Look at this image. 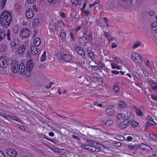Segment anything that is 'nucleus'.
<instances>
[{
	"label": "nucleus",
	"instance_id": "1",
	"mask_svg": "<svg viewBox=\"0 0 157 157\" xmlns=\"http://www.w3.org/2000/svg\"><path fill=\"white\" fill-rule=\"evenodd\" d=\"M12 21V16L9 11L5 10L1 13L0 16V23L2 26L5 28H8Z\"/></svg>",
	"mask_w": 157,
	"mask_h": 157
},
{
	"label": "nucleus",
	"instance_id": "2",
	"mask_svg": "<svg viewBox=\"0 0 157 157\" xmlns=\"http://www.w3.org/2000/svg\"><path fill=\"white\" fill-rule=\"evenodd\" d=\"M83 35L86 38V40L88 41L87 42H90L91 40H93L92 33L89 30H86L83 33Z\"/></svg>",
	"mask_w": 157,
	"mask_h": 157
},
{
	"label": "nucleus",
	"instance_id": "3",
	"mask_svg": "<svg viewBox=\"0 0 157 157\" xmlns=\"http://www.w3.org/2000/svg\"><path fill=\"white\" fill-rule=\"evenodd\" d=\"M10 45L11 48L16 49L18 48L19 45V42L17 39H14L12 40Z\"/></svg>",
	"mask_w": 157,
	"mask_h": 157
},
{
	"label": "nucleus",
	"instance_id": "4",
	"mask_svg": "<svg viewBox=\"0 0 157 157\" xmlns=\"http://www.w3.org/2000/svg\"><path fill=\"white\" fill-rule=\"evenodd\" d=\"M132 58L136 63H138L139 60H140L141 62L143 61L142 57L137 53H133L132 54Z\"/></svg>",
	"mask_w": 157,
	"mask_h": 157
},
{
	"label": "nucleus",
	"instance_id": "5",
	"mask_svg": "<svg viewBox=\"0 0 157 157\" xmlns=\"http://www.w3.org/2000/svg\"><path fill=\"white\" fill-rule=\"evenodd\" d=\"M75 49L80 56L84 58L86 57L85 52L83 48L80 47H76Z\"/></svg>",
	"mask_w": 157,
	"mask_h": 157
},
{
	"label": "nucleus",
	"instance_id": "6",
	"mask_svg": "<svg viewBox=\"0 0 157 157\" xmlns=\"http://www.w3.org/2000/svg\"><path fill=\"white\" fill-rule=\"evenodd\" d=\"M6 152L7 154L12 157H15L17 155V152L14 149L8 148L6 149Z\"/></svg>",
	"mask_w": 157,
	"mask_h": 157
},
{
	"label": "nucleus",
	"instance_id": "7",
	"mask_svg": "<svg viewBox=\"0 0 157 157\" xmlns=\"http://www.w3.org/2000/svg\"><path fill=\"white\" fill-rule=\"evenodd\" d=\"M11 70L12 72L15 74L19 72L18 63L16 61H14V63L11 65Z\"/></svg>",
	"mask_w": 157,
	"mask_h": 157
},
{
	"label": "nucleus",
	"instance_id": "8",
	"mask_svg": "<svg viewBox=\"0 0 157 157\" xmlns=\"http://www.w3.org/2000/svg\"><path fill=\"white\" fill-rule=\"evenodd\" d=\"M22 37L24 38H26L28 37L30 35V31L28 29H22L21 31Z\"/></svg>",
	"mask_w": 157,
	"mask_h": 157
},
{
	"label": "nucleus",
	"instance_id": "9",
	"mask_svg": "<svg viewBox=\"0 0 157 157\" xmlns=\"http://www.w3.org/2000/svg\"><path fill=\"white\" fill-rule=\"evenodd\" d=\"M34 66V63L32 59H30L28 60L26 63V69L28 71L29 70H32L33 67Z\"/></svg>",
	"mask_w": 157,
	"mask_h": 157
},
{
	"label": "nucleus",
	"instance_id": "10",
	"mask_svg": "<svg viewBox=\"0 0 157 157\" xmlns=\"http://www.w3.org/2000/svg\"><path fill=\"white\" fill-rule=\"evenodd\" d=\"M56 152L58 154L60 155H65L69 153L68 151L63 149H58L56 151Z\"/></svg>",
	"mask_w": 157,
	"mask_h": 157
},
{
	"label": "nucleus",
	"instance_id": "11",
	"mask_svg": "<svg viewBox=\"0 0 157 157\" xmlns=\"http://www.w3.org/2000/svg\"><path fill=\"white\" fill-rule=\"evenodd\" d=\"M31 70L28 71L26 69H25L22 71L19 70V73H20L21 75H25L26 77H29L31 75L30 71Z\"/></svg>",
	"mask_w": 157,
	"mask_h": 157
},
{
	"label": "nucleus",
	"instance_id": "12",
	"mask_svg": "<svg viewBox=\"0 0 157 157\" xmlns=\"http://www.w3.org/2000/svg\"><path fill=\"white\" fill-rule=\"evenodd\" d=\"M25 14L27 17L29 19L33 17L34 13L32 9H28L25 12Z\"/></svg>",
	"mask_w": 157,
	"mask_h": 157
},
{
	"label": "nucleus",
	"instance_id": "13",
	"mask_svg": "<svg viewBox=\"0 0 157 157\" xmlns=\"http://www.w3.org/2000/svg\"><path fill=\"white\" fill-rule=\"evenodd\" d=\"M72 59V57L69 55L64 54L62 57V60H64L66 62H69Z\"/></svg>",
	"mask_w": 157,
	"mask_h": 157
},
{
	"label": "nucleus",
	"instance_id": "14",
	"mask_svg": "<svg viewBox=\"0 0 157 157\" xmlns=\"http://www.w3.org/2000/svg\"><path fill=\"white\" fill-rule=\"evenodd\" d=\"M18 48V49L17 50V52L18 54L20 55L23 54L26 49L25 46L22 44Z\"/></svg>",
	"mask_w": 157,
	"mask_h": 157
},
{
	"label": "nucleus",
	"instance_id": "15",
	"mask_svg": "<svg viewBox=\"0 0 157 157\" xmlns=\"http://www.w3.org/2000/svg\"><path fill=\"white\" fill-rule=\"evenodd\" d=\"M6 57H2L0 58V66L2 68H4L6 67V60L5 59Z\"/></svg>",
	"mask_w": 157,
	"mask_h": 157
},
{
	"label": "nucleus",
	"instance_id": "16",
	"mask_svg": "<svg viewBox=\"0 0 157 157\" xmlns=\"http://www.w3.org/2000/svg\"><path fill=\"white\" fill-rule=\"evenodd\" d=\"M126 120H124L120 124V128L121 129H123L126 128L128 125L130 124L129 122H127V123H125V122L127 121Z\"/></svg>",
	"mask_w": 157,
	"mask_h": 157
},
{
	"label": "nucleus",
	"instance_id": "17",
	"mask_svg": "<svg viewBox=\"0 0 157 157\" xmlns=\"http://www.w3.org/2000/svg\"><path fill=\"white\" fill-rule=\"evenodd\" d=\"M118 106V108L121 109L127 106V104L123 101H119Z\"/></svg>",
	"mask_w": 157,
	"mask_h": 157
},
{
	"label": "nucleus",
	"instance_id": "18",
	"mask_svg": "<svg viewBox=\"0 0 157 157\" xmlns=\"http://www.w3.org/2000/svg\"><path fill=\"white\" fill-rule=\"evenodd\" d=\"M86 40V38L84 37V36L78 38V41L80 45H82L84 44L85 45H86L87 42H85Z\"/></svg>",
	"mask_w": 157,
	"mask_h": 157
},
{
	"label": "nucleus",
	"instance_id": "19",
	"mask_svg": "<svg viewBox=\"0 0 157 157\" xmlns=\"http://www.w3.org/2000/svg\"><path fill=\"white\" fill-rule=\"evenodd\" d=\"M133 108L135 110L136 114L139 116H143L144 115L143 112L139 109L137 108L136 106H134Z\"/></svg>",
	"mask_w": 157,
	"mask_h": 157
},
{
	"label": "nucleus",
	"instance_id": "20",
	"mask_svg": "<svg viewBox=\"0 0 157 157\" xmlns=\"http://www.w3.org/2000/svg\"><path fill=\"white\" fill-rule=\"evenodd\" d=\"M6 36V33L5 31L0 28V41L4 38Z\"/></svg>",
	"mask_w": 157,
	"mask_h": 157
},
{
	"label": "nucleus",
	"instance_id": "21",
	"mask_svg": "<svg viewBox=\"0 0 157 157\" xmlns=\"http://www.w3.org/2000/svg\"><path fill=\"white\" fill-rule=\"evenodd\" d=\"M41 41L39 37H36L34 40V44L35 46H38L40 44Z\"/></svg>",
	"mask_w": 157,
	"mask_h": 157
},
{
	"label": "nucleus",
	"instance_id": "22",
	"mask_svg": "<svg viewBox=\"0 0 157 157\" xmlns=\"http://www.w3.org/2000/svg\"><path fill=\"white\" fill-rule=\"evenodd\" d=\"M39 23V20L37 18H35L33 21V28H35L37 27Z\"/></svg>",
	"mask_w": 157,
	"mask_h": 157
},
{
	"label": "nucleus",
	"instance_id": "23",
	"mask_svg": "<svg viewBox=\"0 0 157 157\" xmlns=\"http://www.w3.org/2000/svg\"><path fill=\"white\" fill-rule=\"evenodd\" d=\"M6 66H11L14 63L11 58L6 59Z\"/></svg>",
	"mask_w": 157,
	"mask_h": 157
},
{
	"label": "nucleus",
	"instance_id": "24",
	"mask_svg": "<svg viewBox=\"0 0 157 157\" xmlns=\"http://www.w3.org/2000/svg\"><path fill=\"white\" fill-rule=\"evenodd\" d=\"M86 52L87 54L89 57L92 59L94 58V53L91 50H88L86 51Z\"/></svg>",
	"mask_w": 157,
	"mask_h": 157
},
{
	"label": "nucleus",
	"instance_id": "25",
	"mask_svg": "<svg viewBox=\"0 0 157 157\" xmlns=\"http://www.w3.org/2000/svg\"><path fill=\"white\" fill-rule=\"evenodd\" d=\"M32 48H31L30 49L31 50V53L33 55L36 54L38 53L39 51L37 48L33 47V49H32Z\"/></svg>",
	"mask_w": 157,
	"mask_h": 157
},
{
	"label": "nucleus",
	"instance_id": "26",
	"mask_svg": "<svg viewBox=\"0 0 157 157\" xmlns=\"http://www.w3.org/2000/svg\"><path fill=\"white\" fill-rule=\"evenodd\" d=\"M46 52L45 51H44L41 57H40V61L41 62H44L46 59Z\"/></svg>",
	"mask_w": 157,
	"mask_h": 157
},
{
	"label": "nucleus",
	"instance_id": "27",
	"mask_svg": "<svg viewBox=\"0 0 157 157\" xmlns=\"http://www.w3.org/2000/svg\"><path fill=\"white\" fill-rule=\"evenodd\" d=\"M115 114L114 109L109 108V116H113Z\"/></svg>",
	"mask_w": 157,
	"mask_h": 157
},
{
	"label": "nucleus",
	"instance_id": "28",
	"mask_svg": "<svg viewBox=\"0 0 157 157\" xmlns=\"http://www.w3.org/2000/svg\"><path fill=\"white\" fill-rule=\"evenodd\" d=\"M11 120L13 119V120L16 121H17L18 122L20 123H22V122H23L22 121L18 118L16 117L12 116L11 117Z\"/></svg>",
	"mask_w": 157,
	"mask_h": 157
},
{
	"label": "nucleus",
	"instance_id": "29",
	"mask_svg": "<svg viewBox=\"0 0 157 157\" xmlns=\"http://www.w3.org/2000/svg\"><path fill=\"white\" fill-rule=\"evenodd\" d=\"M139 146L140 148L142 149L143 151H144L147 147V144L142 143L140 144Z\"/></svg>",
	"mask_w": 157,
	"mask_h": 157
},
{
	"label": "nucleus",
	"instance_id": "30",
	"mask_svg": "<svg viewBox=\"0 0 157 157\" xmlns=\"http://www.w3.org/2000/svg\"><path fill=\"white\" fill-rule=\"evenodd\" d=\"M128 148L129 150H132L134 149H137L138 147L137 145H134L133 146H130L128 145Z\"/></svg>",
	"mask_w": 157,
	"mask_h": 157
},
{
	"label": "nucleus",
	"instance_id": "31",
	"mask_svg": "<svg viewBox=\"0 0 157 157\" xmlns=\"http://www.w3.org/2000/svg\"><path fill=\"white\" fill-rule=\"evenodd\" d=\"M60 36L61 39L63 41L66 39V34L63 32H61L60 35Z\"/></svg>",
	"mask_w": 157,
	"mask_h": 157
},
{
	"label": "nucleus",
	"instance_id": "32",
	"mask_svg": "<svg viewBox=\"0 0 157 157\" xmlns=\"http://www.w3.org/2000/svg\"><path fill=\"white\" fill-rule=\"evenodd\" d=\"M131 123V126L133 128L137 127L139 125L138 123L133 121H132Z\"/></svg>",
	"mask_w": 157,
	"mask_h": 157
},
{
	"label": "nucleus",
	"instance_id": "33",
	"mask_svg": "<svg viewBox=\"0 0 157 157\" xmlns=\"http://www.w3.org/2000/svg\"><path fill=\"white\" fill-rule=\"evenodd\" d=\"M125 115L123 113H120L117 116V118L118 119L120 120H122L124 119L125 117Z\"/></svg>",
	"mask_w": 157,
	"mask_h": 157
},
{
	"label": "nucleus",
	"instance_id": "34",
	"mask_svg": "<svg viewBox=\"0 0 157 157\" xmlns=\"http://www.w3.org/2000/svg\"><path fill=\"white\" fill-rule=\"evenodd\" d=\"M155 122L153 121V122H150L147 121L145 124L146 128H147L151 125H154L155 124Z\"/></svg>",
	"mask_w": 157,
	"mask_h": 157
},
{
	"label": "nucleus",
	"instance_id": "35",
	"mask_svg": "<svg viewBox=\"0 0 157 157\" xmlns=\"http://www.w3.org/2000/svg\"><path fill=\"white\" fill-rule=\"evenodd\" d=\"M149 136L151 139L157 140V135L150 134Z\"/></svg>",
	"mask_w": 157,
	"mask_h": 157
},
{
	"label": "nucleus",
	"instance_id": "36",
	"mask_svg": "<svg viewBox=\"0 0 157 157\" xmlns=\"http://www.w3.org/2000/svg\"><path fill=\"white\" fill-rule=\"evenodd\" d=\"M19 27L16 26L14 27L12 29V31L13 33L16 34L18 33V31Z\"/></svg>",
	"mask_w": 157,
	"mask_h": 157
},
{
	"label": "nucleus",
	"instance_id": "37",
	"mask_svg": "<svg viewBox=\"0 0 157 157\" xmlns=\"http://www.w3.org/2000/svg\"><path fill=\"white\" fill-rule=\"evenodd\" d=\"M134 119V117L133 116H131V115H130L129 117H128V119H126V120L127 121L129 122H130V124H131L132 121V120H133Z\"/></svg>",
	"mask_w": 157,
	"mask_h": 157
},
{
	"label": "nucleus",
	"instance_id": "38",
	"mask_svg": "<svg viewBox=\"0 0 157 157\" xmlns=\"http://www.w3.org/2000/svg\"><path fill=\"white\" fill-rule=\"evenodd\" d=\"M152 87L153 90L157 91V83H153Z\"/></svg>",
	"mask_w": 157,
	"mask_h": 157
},
{
	"label": "nucleus",
	"instance_id": "39",
	"mask_svg": "<svg viewBox=\"0 0 157 157\" xmlns=\"http://www.w3.org/2000/svg\"><path fill=\"white\" fill-rule=\"evenodd\" d=\"M90 146L86 144H84L82 145V147L84 149L89 151L90 147Z\"/></svg>",
	"mask_w": 157,
	"mask_h": 157
},
{
	"label": "nucleus",
	"instance_id": "40",
	"mask_svg": "<svg viewBox=\"0 0 157 157\" xmlns=\"http://www.w3.org/2000/svg\"><path fill=\"white\" fill-rule=\"evenodd\" d=\"M19 70L22 71L24 70L25 68V66L22 63L20 64L19 67Z\"/></svg>",
	"mask_w": 157,
	"mask_h": 157
},
{
	"label": "nucleus",
	"instance_id": "41",
	"mask_svg": "<svg viewBox=\"0 0 157 157\" xmlns=\"http://www.w3.org/2000/svg\"><path fill=\"white\" fill-rule=\"evenodd\" d=\"M113 144H114V146L118 147L121 146L122 145V144L121 142L118 141L113 142Z\"/></svg>",
	"mask_w": 157,
	"mask_h": 157
},
{
	"label": "nucleus",
	"instance_id": "42",
	"mask_svg": "<svg viewBox=\"0 0 157 157\" xmlns=\"http://www.w3.org/2000/svg\"><path fill=\"white\" fill-rule=\"evenodd\" d=\"M18 108L20 109V110L21 111H25V109L24 107L23 106L22 104H20L19 105Z\"/></svg>",
	"mask_w": 157,
	"mask_h": 157
},
{
	"label": "nucleus",
	"instance_id": "43",
	"mask_svg": "<svg viewBox=\"0 0 157 157\" xmlns=\"http://www.w3.org/2000/svg\"><path fill=\"white\" fill-rule=\"evenodd\" d=\"M140 41H137L134 43V45L133 46V48H136L140 46Z\"/></svg>",
	"mask_w": 157,
	"mask_h": 157
},
{
	"label": "nucleus",
	"instance_id": "44",
	"mask_svg": "<svg viewBox=\"0 0 157 157\" xmlns=\"http://www.w3.org/2000/svg\"><path fill=\"white\" fill-rule=\"evenodd\" d=\"M89 144L91 145V147H94L95 146V144H98L97 143H96L93 141L90 140L89 142Z\"/></svg>",
	"mask_w": 157,
	"mask_h": 157
},
{
	"label": "nucleus",
	"instance_id": "45",
	"mask_svg": "<svg viewBox=\"0 0 157 157\" xmlns=\"http://www.w3.org/2000/svg\"><path fill=\"white\" fill-rule=\"evenodd\" d=\"M2 117H4L6 118L7 120H9V121H11V117H10L7 115H6L5 114H4L3 115V116Z\"/></svg>",
	"mask_w": 157,
	"mask_h": 157
},
{
	"label": "nucleus",
	"instance_id": "46",
	"mask_svg": "<svg viewBox=\"0 0 157 157\" xmlns=\"http://www.w3.org/2000/svg\"><path fill=\"white\" fill-rule=\"evenodd\" d=\"M113 90L115 93H117L119 91V88L117 86H115L113 87Z\"/></svg>",
	"mask_w": 157,
	"mask_h": 157
},
{
	"label": "nucleus",
	"instance_id": "47",
	"mask_svg": "<svg viewBox=\"0 0 157 157\" xmlns=\"http://www.w3.org/2000/svg\"><path fill=\"white\" fill-rule=\"evenodd\" d=\"M6 1L7 0H2V1H1L2 3V9H3L4 8Z\"/></svg>",
	"mask_w": 157,
	"mask_h": 157
},
{
	"label": "nucleus",
	"instance_id": "48",
	"mask_svg": "<svg viewBox=\"0 0 157 157\" xmlns=\"http://www.w3.org/2000/svg\"><path fill=\"white\" fill-rule=\"evenodd\" d=\"M10 30H9V29L7 30V33L6 34V36H8L7 39L9 40H10Z\"/></svg>",
	"mask_w": 157,
	"mask_h": 157
},
{
	"label": "nucleus",
	"instance_id": "49",
	"mask_svg": "<svg viewBox=\"0 0 157 157\" xmlns=\"http://www.w3.org/2000/svg\"><path fill=\"white\" fill-rule=\"evenodd\" d=\"M49 29L51 32H54L55 29V27L53 25H51L49 26Z\"/></svg>",
	"mask_w": 157,
	"mask_h": 157
},
{
	"label": "nucleus",
	"instance_id": "50",
	"mask_svg": "<svg viewBox=\"0 0 157 157\" xmlns=\"http://www.w3.org/2000/svg\"><path fill=\"white\" fill-rule=\"evenodd\" d=\"M149 14L151 16H153L155 14V12L153 10H150L149 12Z\"/></svg>",
	"mask_w": 157,
	"mask_h": 157
},
{
	"label": "nucleus",
	"instance_id": "51",
	"mask_svg": "<svg viewBox=\"0 0 157 157\" xmlns=\"http://www.w3.org/2000/svg\"><path fill=\"white\" fill-rule=\"evenodd\" d=\"M145 64L147 67H148L150 65V62L149 60L147 59H146L145 60Z\"/></svg>",
	"mask_w": 157,
	"mask_h": 157
},
{
	"label": "nucleus",
	"instance_id": "52",
	"mask_svg": "<svg viewBox=\"0 0 157 157\" xmlns=\"http://www.w3.org/2000/svg\"><path fill=\"white\" fill-rule=\"evenodd\" d=\"M20 129L22 131H23L24 132L26 131V127H25V126H24L23 125H21L20 127Z\"/></svg>",
	"mask_w": 157,
	"mask_h": 157
},
{
	"label": "nucleus",
	"instance_id": "53",
	"mask_svg": "<svg viewBox=\"0 0 157 157\" xmlns=\"http://www.w3.org/2000/svg\"><path fill=\"white\" fill-rule=\"evenodd\" d=\"M48 2L52 4H54L56 2L57 0H48Z\"/></svg>",
	"mask_w": 157,
	"mask_h": 157
},
{
	"label": "nucleus",
	"instance_id": "54",
	"mask_svg": "<svg viewBox=\"0 0 157 157\" xmlns=\"http://www.w3.org/2000/svg\"><path fill=\"white\" fill-rule=\"evenodd\" d=\"M70 36L71 40L73 41H75V39L74 37L73 33H70Z\"/></svg>",
	"mask_w": 157,
	"mask_h": 157
},
{
	"label": "nucleus",
	"instance_id": "55",
	"mask_svg": "<svg viewBox=\"0 0 157 157\" xmlns=\"http://www.w3.org/2000/svg\"><path fill=\"white\" fill-rule=\"evenodd\" d=\"M118 46V45L116 44L115 43H113L111 45V48H114L117 47Z\"/></svg>",
	"mask_w": 157,
	"mask_h": 157
},
{
	"label": "nucleus",
	"instance_id": "56",
	"mask_svg": "<svg viewBox=\"0 0 157 157\" xmlns=\"http://www.w3.org/2000/svg\"><path fill=\"white\" fill-rule=\"evenodd\" d=\"M99 66L101 68H103L104 67V69H105V67L104 66V64L101 62H99L98 63Z\"/></svg>",
	"mask_w": 157,
	"mask_h": 157
},
{
	"label": "nucleus",
	"instance_id": "57",
	"mask_svg": "<svg viewBox=\"0 0 157 157\" xmlns=\"http://www.w3.org/2000/svg\"><path fill=\"white\" fill-rule=\"evenodd\" d=\"M151 98L152 99L157 101V96H155V95L154 94L151 95Z\"/></svg>",
	"mask_w": 157,
	"mask_h": 157
},
{
	"label": "nucleus",
	"instance_id": "58",
	"mask_svg": "<svg viewBox=\"0 0 157 157\" xmlns=\"http://www.w3.org/2000/svg\"><path fill=\"white\" fill-rule=\"evenodd\" d=\"M118 137V140H120L121 141H123L124 140V137L122 136H117Z\"/></svg>",
	"mask_w": 157,
	"mask_h": 157
},
{
	"label": "nucleus",
	"instance_id": "59",
	"mask_svg": "<svg viewBox=\"0 0 157 157\" xmlns=\"http://www.w3.org/2000/svg\"><path fill=\"white\" fill-rule=\"evenodd\" d=\"M116 20L119 22H121L123 21V19L120 17H117L116 18Z\"/></svg>",
	"mask_w": 157,
	"mask_h": 157
},
{
	"label": "nucleus",
	"instance_id": "60",
	"mask_svg": "<svg viewBox=\"0 0 157 157\" xmlns=\"http://www.w3.org/2000/svg\"><path fill=\"white\" fill-rule=\"evenodd\" d=\"M109 108L114 109L115 108V107L114 103L112 104H109Z\"/></svg>",
	"mask_w": 157,
	"mask_h": 157
},
{
	"label": "nucleus",
	"instance_id": "61",
	"mask_svg": "<svg viewBox=\"0 0 157 157\" xmlns=\"http://www.w3.org/2000/svg\"><path fill=\"white\" fill-rule=\"evenodd\" d=\"M91 67L95 71H96L98 69V67L97 66H92Z\"/></svg>",
	"mask_w": 157,
	"mask_h": 157
},
{
	"label": "nucleus",
	"instance_id": "62",
	"mask_svg": "<svg viewBox=\"0 0 157 157\" xmlns=\"http://www.w3.org/2000/svg\"><path fill=\"white\" fill-rule=\"evenodd\" d=\"M133 138L132 136H128L126 140L128 141H130L132 140Z\"/></svg>",
	"mask_w": 157,
	"mask_h": 157
},
{
	"label": "nucleus",
	"instance_id": "63",
	"mask_svg": "<svg viewBox=\"0 0 157 157\" xmlns=\"http://www.w3.org/2000/svg\"><path fill=\"white\" fill-rule=\"evenodd\" d=\"M108 121L107 120H101V123L102 124H104V125H105L106 124Z\"/></svg>",
	"mask_w": 157,
	"mask_h": 157
},
{
	"label": "nucleus",
	"instance_id": "64",
	"mask_svg": "<svg viewBox=\"0 0 157 157\" xmlns=\"http://www.w3.org/2000/svg\"><path fill=\"white\" fill-rule=\"evenodd\" d=\"M147 118H148V119H149V121H152V122H153V121H153V118H152V117H151L150 115H148L147 116Z\"/></svg>",
	"mask_w": 157,
	"mask_h": 157
}]
</instances>
